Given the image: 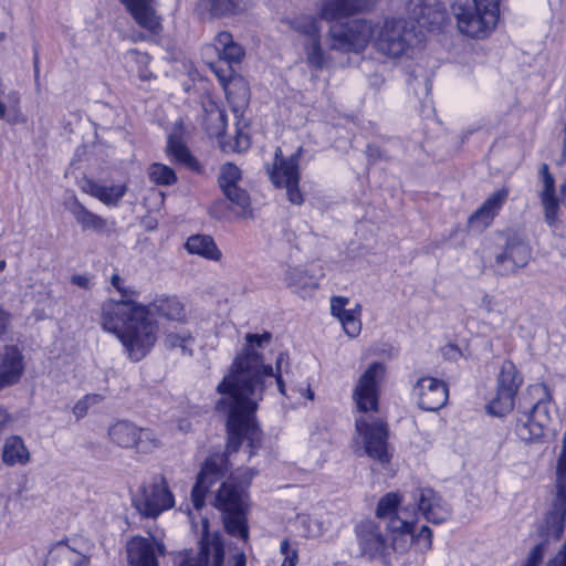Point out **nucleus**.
<instances>
[{
    "label": "nucleus",
    "instance_id": "f257e3e1",
    "mask_svg": "<svg viewBox=\"0 0 566 566\" xmlns=\"http://www.w3.org/2000/svg\"><path fill=\"white\" fill-rule=\"evenodd\" d=\"M270 339V333L247 334V346L235 356L229 373L217 387L221 397L216 402V409L228 413V453L237 452L244 440L251 448L250 455L254 453V450L261 444V432L255 421L259 402L274 380L279 391L285 395L282 374L287 371L284 368V366H289L287 354H279L274 371L273 367L266 365L262 355L256 350V347L269 343Z\"/></svg>",
    "mask_w": 566,
    "mask_h": 566
},
{
    "label": "nucleus",
    "instance_id": "f03ea898",
    "mask_svg": "<svg viewBox=\"0 0 566 566\" xmlns=\"http://www.w3.org/2000/svg\"><path fill=\"white\" fill-rule=\"evenodd\" d=\"M101 324L117 336L132 361L145 358L157 342V322L147 306L134 301L106 300L101 307Z\"/></svg>",
    "mask_w": 566,
    "mask_h": 566
},
{
    "label": "nucleus",
    "instance_id": "7ed1b4c3",
    "mask_svg": "<svg viewBox=\"0 0 566 566\" xmlns=\"http://www.w3.org/2000/svg\"><path fill=\"white\" fill-rule=\"evenodd\" d=\"M253 474L244 471V479L239 475H231L219 488L214 506L223 513V523L227 532L232 536L247 541L249 536L245 512L248 507L245 489L252 480Z\"/></svg>",
    "mask_w": 566,
    "mask_h": 566
},
{
    "label": "nucleus",
    "instance_id": "20e7f679",
    "mask_svg": "<svg viewBox=\"0 0 566 566\" xmlns=\"http://www.w3.org/2000/svg\"><path fill=\"white\" fill-rule=\"evenodd\" d=\"M373 39L375 49L391 59L407 54L418 42L413 24L403 19L386 20L375 29Z\"/></svg>",
    "mask_w": 566,
    "mask_h": 566
},
{
    "label": "nucleus",
    "instance_id": "39448f33",
    "mask_svg": "<svg viewBox=\"0 0 566 566\" xmlns=\"http://www.w3.org/2000/svg\"><path fill=\"white\" fill-rule=\"evenodd\" d=\"M375 32L371 22L354 19L347 22H334L327 32L328 48L343 53L363 52Z\"/></svg>",
    "mask_w": 566,
    "mask_h": 566
},
{
    "label": "nucleus",
    "instance_id": "423d86ee",
    "mask_svg": "<svg viewBox=\"0 0 566 566\" xmlns=\"http://www.w3.org/2000/svg\"><path fill=\"white\" fill-rule=\"evenodd\" d=\"M133 504L140 515L156 518L164 511L175 505V497L169 490L164 474H155L148 482L143 483L133 499Z\"/></svg>",
    "mask_w": 566,
    "mask_h": 566
},
{
    "label": "nucleus",
    "instance_id": "0eeeda50",
    "mask_svg": "<svg viewBox=\"0 0 566 566\" xmlns=\"http://www.w3.org/2000/svg\"><path fill=\"white\" fill-rule=\"evenodd\" d=\"M302 148L290 157L282 156L281 148H276L274 153V163L272 167H268V174L272 184L277 188H285L287 200L293 205H302L304 201L300 190V170L298 160Z\"/></svg>",
    "mask_w": 566,
    "mask_h": 566
},
{
    "label": "nucleus",
    "instance_id": "6e6552de",
    "mask_svg": "<svg viewBox=\"0 0 566 566\" xmlns=\"http://www.w3.org/2000/svg\"><path fill=\"white\" fill-rule=\"evenodd\" d=\"M453 9L459 30L472 38L486 36L499 20L494 10H484L475 0H455Z\"/></svg>",
    "mask_w": 566,
    "mask_h": 566
},
{
    "label": "nucleus",
    "instance_id": "1a4fd4ad",
    "mask_svg": "<svg viewBox=\"0 0 566 566\" xmlns=\"http://www.w3.org/2000/svg\"><path fill=\"white\" fill-rule=\"evenodd\" d=\"M247 557L243 552L229 551L226 556L224 544L218 534L206 532L200 541V548L196 557H187L181 566H245Z\"/></svg>",
    "mask_w": 566,
    "mask_h": 566
},
{
    "label": "nucleus",
    "instance_id": "9d476101",
    "mask_svg": "<svg viewBox=\"0 0 566 566\" xmlns=\"http://www.w3.org/2000/svg\"><path fill=\"white\" fill-rule=\"evenodd\" d=\"M531 391L542 392L546 399H539L530 412L524 413L516 423L515 431L520 440L531 443L544 436V430L551 422L549 398L545 385L538 384L530 387Z\"/></svg>",
    "mask_w": 566,
    "mask_h": 566
},
{
    "label": "nucleus",
    "instance_id": "9b49d317",
    "mask_svg": "<svg viewBox=\"0 0 566 566\" xmlns=\"http://www.w3.org/2000/svg\"><path fill=\"white\" fill-rule=\"evenodd\" d=\"M523 378L511 360L503 361L497 376L496 395L488 405L491 415L503 417L514 408V400Z\"/></svg>",
    "mask_w": 566,
    "mask_h": 566
},
{
    "label": "nucleus",
    "instance_id": "f8f14e48",
    "mask_svg": "<svg viewBox=\"0 0 566 566\" xmlns=\"http://www.w3.org/2000/svg\"><path fill=\"white\" fill-rule=\"evenodd\" d=\"M356 430L363 438L365 452L381 464L390 461L388 451V428L381 419H369L361 416L356 419Z\"/></svg>",
    "mask_w": 566,
    "mask_h": 566
},
{
    "label": "nucleus",
    "instance_id": "ddd939ff",
    "mask_svg": "<svg viewBox=\"0 0 566 566\" xmlns=\"http://www.w3.org/2000/svg\"><path fill=\"white\" fill-rule=\"evenodd\" d=\"M566 523V484L555 482L552 504L538 526V535L548 543L562 537Z\"/></svg>",
    "mask_w": 566,
    "mask_h": 566
},
{
    "label": "nucleus",
    "instance_id": "4468645a",
    "mask_svg": "<svg viewBox=\"0 0 566 566\" xmlns=\"http://www.w3.org/2000/svg\"><path fill=\"white\" fill-rule=\"evenodd\" d=\"M411 497L417 511L432 524H442L452 515L451 506L430 486L416 488Z\"/></svg>",
    "mask_w": 566,
    "mask_h": 566
},
{
    "label": "nucleus",
    "instance_id": "2eb2a0df",
    "mask_svg": "<svg viewBox=\"0 0 566 566\" xmlns=\"http://www.w3.org/2000/svg\"><path fill=\"white\" fill-rule=\"evenodd\" d=\"M385 375V365L373 363L359 377L354 389V400L360 412L376 410L378 406V384Z\"/></svg>",
    "mask_w": 566,
    "mask_h": 566
},
{
    "label": "nucleus",
    "instance_id": "dca6fc26",
    "mask_svg": "<svg viewBox=\"0 0 566 566\" xmlns=\"http://www.w3.org/2000/svg\"><path fill=\"white\" fill-rule=\"evenodd\" d=\"M291 28L308 38V42L305 44L307 62L319 70L327 67L329 59L321 48V29L316 18L312 15L297 17L291 21Z\"/></svg>",
    "mask_w": 566,
    "mask_h": 566
},
{
    "label": "nucleus",
    "instance_id": "f3484780",
    "mask_svg": "<svg viewBox=\"0 0 566 566\" xmlns=\"http://www.w3.org/2000/svg\"><path fill=\"white\" fill-rule=\"evenodd\" d=\"M227 470L228 459L226 454L217 453L206 459L191 491V500L197 510L205 505L207 491L216 481L224 475Z\"/></svg>",
    "mask_w": 566,
    "mask_h": 566
},
{
    "label": "nucleus",
    "instance_id": "a211bd4d",
    "mask_svg": "<svg viewBox=\"0 0 566 566\" xmlns=\"http://www.w3.org/2000/svg\"><path fill=\"white\" fill-rule=\"evenodd\" d=\"M241 179V170L232 163H226L220 167L218 177L219 186L229 201L240 209L239 216L247 217L250 208L249 193L238 186Z\"/></svg>",
    "mask_w": 566,
    "mask_h": 566
},
{
    "label": "nucleus",
    "instance_id": "6ab92c4d",
    "mask_svg": "<svg viewBox=\"0 0 566 566\" xmlns=\"http://www.w3.org/2000/svg\"><path fill=\"white\" fill-rule=\"evenodd\" d=\"M413 391L418 396L419 407L428 411H437L444 407L449 397L447 385L433 377L420 378Z\"/></svg>",
    "mask_w": 566,
    "mask_h": 566
},
{
    "label": "nucleus",
    "instance_id": "aec40b11",
    "mask_svg": "<svg viewBox=\"0 0 566 566\" xmlns=\"http://www.w3.org/2000/svg\"><path fill=\"white\" fill-rule=\"evenodd\" d=\"M165 553V545L154 537L136 536L127 543V558L130 566H158L157 556Z\"/></svg>",
    "mask_w": 566,
    "mask_h": 566
},
{
    "label": "nucleus",
    "instance_id": "412c9836",
    "mask_svg": "<svg viewBox=\"0 0 566 566\" xmlns=\"http://www.w3.org/2000/svg\"><path fill=\"white\" fill-rule=\"evenodd\" d=\"M355 533L364 556L377 558L385 555L388 545L380 525L375 521H361L356 525Z\"/></svg>",
    "mask_w": 566,
    "mask_h": 566
},
{
    "label": "nucleus",
    "instance_id": "4be33fe9",
    "mask_svg": "<svg viewBox=\"0 0 566 566\" xmlns=\"http://www.w3.org/2000/svg\"><path fill=\"white\" fill-rule=\"evenodd\" d=\"M213 48L219 56V62H224L228 65V71L214 69L217 76L223 82L232 76L234 73L233 65L240 64L245 52L244 49L233 41L232 35L222 31L217 34Z\"/></svg>",
    "mask_w": 566,
    "mask_h": 566
},
{
    "label": "nucleus",
    "instance_id": "5701e85b",
    "mask_svg": "<svg viewBox=\"0 0 566 566\" xmlns=\"http://www.w3.org/2000/svg\"><path fill=\"white\" fill-rule=\"evenodd\" d=\"M349 298L345 296H333L331 298V313L340 322L344 332L352 338L359 335L361 331V305L355 304L354 307L347 308Z\"/></svg>",
    "mask_w": 566,
    "mask_h": 566
},
{
    "label": "nucleus",
    "instance_id": "b1692460",
    "mask_svg": "<svg viewBox=\"0 0 566 566\" xmlns=\"http://www.w3.org/2000/svg\"><path fill=\"white\" fill-rule=\"evenodd\" d=\"M507 197L509 190L506 188H501L494 191L483 202V205L469 217V226L476 230L486 229L506 201Z\"/></svg>",
    "mask_w": 566,
    "mask_h": 566
},
{
    "label": "nucleus",
    "instance_id": "393cba45",
    "mask_svg": "<svg viewBox=\"0 0 566 566\" xmlns=\"http://www.w3.org/2000/svg\"><path fill=\"white\" fill-rule=\"evenodd\" d=\"M368 8L367 0H321L318 15L331 22L354 15Z\"/></svg>",
    "mask_w": 566,
    "mask_h": 566
},
{
    "label": "nucleus",
    "instance_id": "a878e982",
    "mask_svg": "<svg viewBox=\"0 0 566 566\" xmlns=\"http://www.w3.org/2000/svg\"><path fill=\"white\" fill-rule=\"evenodd\" d=\"M24 357L14 345L4 346L0 353V376L8 386L15 385L24 373Z\"/></svg>",
    "mask_w": 566,
    "mask_h": 566
},
{
    "label": "nucleus",
    "instance_id": "bb28decb",
    "mask_svg": "<svg viewBox=\"0 0 566 566\" xmlns=\"http://www.w3.org/2000/svg\"><path fill=\"white\" fill-rule=\"evenodd\" d=\"M126 6L137 24L158 33L161 29L160 17L154 8V0H120Z\"/></svg>",
    "mask_w": 566,
    "mask_h": 566
},
{
    "label": "nucleus",
    "instance_id": "cd10ccee",
    "mask_svg": "<svg viewBox=\"0 0 566 566\" xmlns=\"http://www.w3.org/2000/svg\"><path fill=\"white\" fill-rule=\"evenodd\" d=\"M416 520H397L386 523V530L390 539V548L399 554L406 553L413 544V530Z\"/></svg>",
    "mask_w": 566,
    "mask_h": 566
},
{
    "label": "nucleus",
    "instance_id": "c85d7f7f",
    "mask_svg": "<svg viewBox=\"0 0 566 566\" xmlns=\"http://www.w3.org/2000/svg\"><path fill=\"white\" fill-rule=\"evenodd\" d=\"M530 259L528 249L524 244L509 245L506 250L495 256V270L501 275L514 273L526 265Z\"/></svg>",
    "mask_w": 566,
    "mask_h": 566
},
{
    "label": "nucleus",
    "instance_id": "c756f323",
    "mask_svg": "<svg viewBox=\"0 0 566 566\" xmlns=\"http://www.w3.org/2000/svg\"><path fill=\"white\" fill-rule=\"evenodd\" d=\"M286 285L302 298L310 297L318 287V281L302 266L289 268L285 273Z\"/></svg>",
    "mask_w": 566,
    "mask_h": 566
},
{
    "label": "nucleus",
    "instance_id": "7c9ffc66",
    "mask_svg": "<svg viewBox=\"0 0 566 566\" xmlns=\"http://www.w3.org/2000/svg\"><path fill=\"white\" fill-rule=\"evenodd\" d=\"M149 311L156 313L163 318L182 323L187 314L185 305L176 296H166L156 298L150 305Z\"/></svg>",
    "mask_w": 566,
    "mask_h": 566
},
{
    "label": "nucleus",
    "instance_id": "2f4dec72",
    "mask_svg": "<svg viewBox=\"0 0 566 566\" xmlns=\"http://www.w3.org/2000/svg\"><path fill=\"white\" fill-rule=\"evenodd\" d=\"M2 461L9 467L29 463L30 452L21 437L10 436L6 439L2 449Z\"/></svg>",
    "mask_w": 566,
    "mask_h": 566
},
{
    "label": "nucleus",
    "instance_id": "473e14b6",
    "mask_svg": "<svg viewBox=\"0 0 566 566\" xmlns=\"http://www.w3.org/2000/svg\"><path fill=\"white\" fill-rule=\"evenodd\" d=\"M402 495L398 492H389L381 496L376 507V517L387 520V523H391L395 518L406 520L402 514L406 513V509H400L402 503Z\"/></svg>",
    "mask_w": 566,
    "mask_h": 566
},
{
    "label": "nucleus",
    "instance_id": "72a5a7b5",
    "mask_svg": "<svg viewBox=\"0 0 566 566\" xmlns=\"http://www.w3.org/2000/svg\"><path fill=\"white\" fill-rule=\"evenodd\" d=\"M166 151L175 163L184 165L193 171L201 170L199 161L191 155L180 137L169 136Z\"/></svg>",
    "mask_w": 566,
    "mask_h": 566
},
{
    "label": "nucleus",
    "instance_id": "f704fd0d",
    "mask_svg": "<svg viewBox=\"0 0 566 566\" xmlns=\"http://www.w3.org/2000/svg\"><path fill=\"white\" fill-rule=\"evenodd\" d=\"M185 245L191 254H198L213 261H218L221 258L220 250L217 248L213 239L209 235H191L188 238Z\"/></svg>",
    "mask_w": 566,
    "mask_h": 566
},
{
    "label": "nucleus",
    "instance_id": "c9c22d12",
    "mask_svg": "<svg viewBox=\"0 0 566 566\" xmlns=\"http://www.w3.org/2000/svg\"><path fill=\"white\" fill-rule=\"evenodd\" d=\"M86 191L107 206H117L127 191L125 185L103 186L94 181L87 182Z\"/></svg>",
    "mask_w": 566,
    "mask_h": 566
},
{
    "label": "nucleus",
    "instance_id": "e433bc0d",
    "mask_svg": "<svg viewBox=\"0 0 566 566\" xmlns=\"http://www.w3.org/2000/svg\"><path fill=\"white\" fill-rule=\"evenodd\" d=\"M138 427L129 421H118L108 429L109 439L120 448H134Z\"/></svg>",
    "mask_w": 566,
    "mask_h": 566
},
{
    "label": "nucleus",
    "instance_id": "4c0bfd02",
    "mask_svg": "<svg viewBox=\"0 0 566 566\" xmlns=\"http://www.w3.org/2000/svg\"><path fill=\"white\" fill-rule=\"evenodd\" d=\"M72 214L83 230L101 231L106 226V221L102 217L91 212L78 202L72 209Z\"/></svg>",
    "mask_w": 566,
    "mask_h": 566
},
{
    "label": "nucleus",
    "instance_id": "58836bf2",
    "mask_svg": "<svg viewBox=\"0 0 566 566\" xmlns=\"http://www.w3.org/2000/svg\"><path fill=\"white\" fill-rule=\"evenodd\" d=\"M206 123L209 133L214 136L223 135L227 128L226 112L213 103L210 104V108H206Z\"/></svg>",
    "mask_w": 566,
    "mask_h": 566
},
{
    "label": "nucleus",
    "instance_id": "ea45409f",
    "mask_svg": "<svg viewBox=\"0 0 566 566\" xmlns=\"http://www.w3.org/2000/svg\"><path fill=\"white\" fill-rule=\"evenodd\" d=\"M149 179L156 185L170 186L177 181L175 171L167 165L154 163L148 169Z\"/></svg>",
    "mask_w": 566,
    "mask_h": 566
},
{
    "label": "nucleus",
    "instance_id": "a19ab883",
    "mask_svg": "<svg viewBox=\"0 0 566 566\" xmlns=\"http://www.w3.org/2000/svg\"><path fill=\"white\" fill-rule=\"evenodd\" d=\"M160 447L157 434L147 428H138V434L134 448L139 453H150Z\"/></svg>",
    "mask_w": 566,
    "mask_h": 566
},
{
    "label": "nucleus",
    "instance_id": "79ce46f5",
    "mask_svg": "<svg viewBox=\"0 0 566 566\" xmlns=\"http://www.w3.org/2000/svg\"><path fill=\"white\" fill-rule=\"evenodd\" d=\"M544 211V219L549 227L558 223L559 201L556 196H539Z\"/></svg>",
    "mask_w": 566,
    "mask_h": 566
},
{
    "label": "nucleus",
    "instance_id": "37998d69",
    "mask_svg": "<svg viewBox=\"0 0 566 566\" xmlns=\"http://www.w3.org/2000/svg\"><path fill=\"white\" fill-rule=\"evenodd\" d=\"M208 2L213 17L235 14L240 11L238 0H208Z\"/></svg>",
    "mask_w": 566,
    "mask_h": 566
},
{
    "label": "nucleus",
    "instance_id": "c03bdc74",
    "mask_svg": "<svg viewBox=\"0 0 566 566\" xmlns=\"http://www.w3.org/2000/svg\"><path fill=\"white\" fill-rule=\"evenodd\" d=\"M192 342V336L190 334H178V333H169L166 335L164 343L165 346L169 349L172 348H181L182 353L190 354L191 350L188 348V345Z\"/></svg>",
    "mask_w": 566,
    "mask_h": 566
},
{
    "label": "nucleus",
    "instance_id": "a18cd8bd",
    "mask_svg": "<svg viewBox=\"0 0 566 566\" xmlns=\"http://www.w3.org/2000/svg\"><path fill=\"white\" fill-rule=\"evenodd\" d=\"M104 397L99 394H91L86 395L83 399L78 400L73 407V413L75 417L83 418L91 406L99 403L103 401Z\"/></svg>",
    "mask_w": 566,
    "mask_h": 566
},
{
    "label": "nucleus",
    "instance_id": "49530a36",
    "mask_svg": "<svg viewBox=\"0 0 566 566\" xmlns=\"http://www.w3.org/2000/svg\"><path fill=\"white\" fill-rule=\"evenodd\" d=\"M539 175L543 185L539 196H556L555 179L549 172L547 164L541 165Z\"/></svg>",
    "mask_w": 566,
    "mask_h": 566
},
{
    "label": "nucleus",
    "instance_id": "de8ad7c7",
    "mask_svg": "<svg viewBox=\"0 0 566 566\" xmlns=\"http://www.w3.org/2000/svg\"><path fill=\"white\" fill-rule=\"evenodd\" d=\"M555 482L566 484V432L563 436L562 452L557 459Z\"/></svg>",
    "mask_w": 566,
    "mask_h": 566
},
{
    "label": "nucleus",
    "instance_id": "09e8293b",
    "mask_svg": "<svg viewBox=\"0 0 566 566\" xmlns=\"http://www.w3.org/2000/svg\"><path fill=\"white\" fill-rule=\"evenodd\" d=\"M547 542L542 539L537 545H535L530 552L525 564L528 566H539L543 562V558L546 553Z\"/></svg>",
    "mask_w": 566,
    "mask_h": 566
},
{
    "label": "nucleus",
    "instance_id": "8fccbe9b",
    "mask_svg": "<svg viewBox=\"0 0 566 566\" xmlns=\"http://www.w3.org/2000/svg\"><path fill=\"white\" fill-rule=\"evenodd\" d=\"M238 93V96H233L234 109L243 107L249 98V91L247 85L242 81H238L233 84V94Z\"/></svg>",
    "mask_w": 566,
    "mask_h": 566
},
{
    "label": "nucleus",
    "instance_id": "3c124183",
    "mask_svg": "<svg viewBox=\"0 0 566 566\" xmlns=\"http://www.w3.org/2000/svg\"><path fill=\"white\" fill-rule=\"evenodd\" d=\"M111 284L114 286V289H116L117 292L120 293L122 300L133 301L132 298L136 295V291H134L130 287H126L124 285L123 277L119 274H117V273H114L112 275Z\"/></svg>",
    "mask_w": 566,
    "mask_h": 566
},
{
    "label": "nucleus",
    "instance_id": "603ef678",
    "mask_svg": "<svg viewBox=\"0 0 566 566\" xmlns=\"http://www.w3.org/2000/svg\"><path fill=\"white\" fill-rule=\"evenodd\" d=\"M413 543L421 546L422 549H430L432 546V531L423 525L417 534L413 533Z\"/></svg>",
    "mask_w": 566,
    "mask_h": 566
},
{
    "label": "nucleus",
    "instance_id": "864d4df0",
    "mask_svg": "<svg viewBox=\"0 0 566 566\" xmlns=\"http://www.w3.org/2000/svg\"><path fill=\"white\" fill-rule=\"evenodd\" d=\"M10 523V512L8 501L0 496V530L7 527Z\"/></svg>",
    "mask_w": 566,
    "mask_h": 566
},
{
    "label": "nucleus",
    "instance_id": "5fc2aeb1",
    "mask_svg": "<svg viewBox=\"0 0 566 566\" xmlns=\"http://www.w3.org/2000/svg\"><path fill=\"white\" fill-rule=\"evenodd\" d=\"M11 323V314L0 306V338L8 331Z\"/></svg>",
    "mask_w": 566,
    "mask_h": 566
},
{
    "label": "nucleus",
    "instance_id": "6e6d98bb",
    "mask_svg": "<svg viewBox=\"0 0 566 566\" xmlns=\"http://www.w3.org/2000/svg\"><path fill=\"white\" fill-rule=\"evenodd\" d=\"M475 3L480 7H483L484 10H494L495 15H500V0H475Z\"/></svg>",
    "mask_w": 566,
    "mask_h": 566
},
{
    "label": "nucleus",
    "instance_id": "4d7b16f0",
    "mask_svg": "<svg viewBox=\"0 0 566 566\" xmlns=\"http://www.w3.org/2000/svg\"><path fill=\"white\" fill-rule=\"evenodd\" d=\"M549 566H566V542L559 553L549 562Z\"/></svg>",
    "mask_w": 566,
    "mask_h": 566
},
{
    "label": "nucleus",
    "instance_id": "13d9d810",
    "mask_svg": "<svg viewBox=\"0 0 566 566\" xmlns=\"http://www.w3.org/2000/svg\"><path fill=\"white\" fill-rule=\"evenodd\" d=\"M71 282L73 284L77 285L78 287L86 289V290L90 289L91 281L87 275H73L71 277Z\"/></svg>",
    "mask_w": 566,
    "mask_h": 566
},
{
    "label": "nucleus",
    "instance_id": "bf43d9fd",
    "mask_svg": "<svg viewBox=\"0 0 566 566\" xmlns=\"http://www.w3.org/2000/svg\"><path fill=\"white\" fill-rule=\"evenodd\" d=\"M297 563V553L292 551L291 555H286L281 566H295Z\"/></svg>",
    "mask_w": 566,
    "mask_h": 566
},
{
    "label": "nucleus",
    "instance_id": "052dcab7",
    "mask_svg": "<svg viewBox=\"0 0 566 566\" xmlns=\"http://www.w3.org/2000/svg\"><path fill=\"white\" fill-rule=\"evenodd\" d=\"M138 78H139L142 82H150V81L156 80V76H155L150 71H147V70H140V71L138 72Z\"/></svg>",
    "mask_w": 566,
    "mask_h": 566
},
{
    "label": "nucleus",
    "instance_id": "680f3d73",
    "mask_svg": "<svg viewBox=\"0 0 566 566\" xmlns=\"http://www.w3.org/2000/svg\"><path fill=\"white\" fill-rule=\"evenodd\" d=\"M9 413L0 406V430L8 423Z\"/></svg>",
    "mask_w": 566,
    "mask_h": 566
},
{
    "label": "nucleus",
    "instance_id": "e2e57ef3",
    "mask_svg": "<svg viewBox=\"0 0 566 566\" xmlns=\"http://www.w3.org/2000/svg\"><path fill=\"white\" fill-rule=\"evenodd\" d=\"M492 304H493V297L489 296V295H485L483 298H482V306L486 310V311H491L492 310Z\"/></svg>",
    "mask_w": 566,
    "mask_h": 566
},
{
    "label": "nucleus",
    "instance_id": "0e129e2a",
    "mask_svg": "<svg viewBox=\"0 0 566 566\" xmlns=\"http://www.w3.org/2000/svg\"><path fill=\"white\" fill-rule=\"evenodd\" d=\"M281 552L286 556V555H291L290 553V543L287 539H284L281 542Z\"/></svg>",
    "mask_w": 566,
    "mask_h": 566
},
{
    "label": "nucleus",
    "instance_id": "69168bd1",
    "mask_svg": "<svg viewBox=\"0 0 566 566\" xmlns=\"http://www.w3.org/2000/svg\"><path fill=\"white\" fill-rule=\"evenodd\" d=\"M134 53L136 54V56H137V61H138L139 63H143V64L148 63V61H149V56H148L147 54H145V53H138V52H134Z\"/></svg>",
    "mask_w": 566,
    "mask_h": 566
},
{
    "label": "nucleus",
    "instance_id": "338daca9",
    "mask_svg": "<svg viewBox=\"0 0 566 566\" xmlns=\"http://www.w3.org/2000/svg\"><path fill=\"white\" fill-rule=\"evenodd\" d=\"M562 202L566 206V181L560 186Z\"/></svg>",
    "mask_w": 566,
    "mask_h": 566
},
{
    "label": "nucleus",
    "instance_id": "774afa93",
    "mask_svg": "<svg viewBox=\"0 0 566 566\" xmlns=\"http://www.w3.org/2000/svg\"><path fill=\"white\" fill-rule=\"evenodd\" d=\"M59 555L63 558V559H66L70 557V555H72V552L69 549V548H65L63 551H61L59 553Z\"/></svg>",
    "mask_w": 566,
    "mask_h": 566
}]
</instances>
